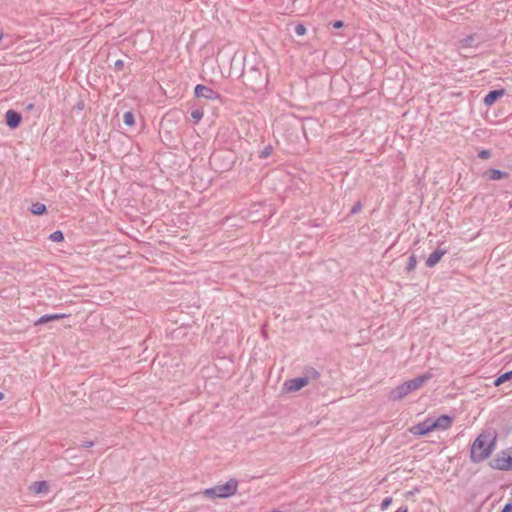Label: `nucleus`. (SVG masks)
I'll return each instance as SVG.
<instances>
[{
    "label": "nucleus",
    "instance_id": "obj_30",
    "mask_svg": "<svg viewBox=\"0 0 512 512\" xmlns=\"http://www.w3.org/2000/svg\"><path fill=\"white\" fill-rule=\"evenodd\" d=\"M94 446V442L93 441H85L81 444V447L83 448H90V447H93Z\"/></svg>",
    "mask_w": 512,
    "mask_h": 512
},
{
    "label": "nucleus",
    "instance_id": "obj_4",
    "mask_svg": "<svg viewBox=\"0 0 512 512\" xmlns=\"http://www.w3.org/2000/svg\"><path fill=\"white\" fill-rule=\"evenodd\" d=\"M490 466L497 470H512L508 451H502L491 462Z\"/></svg>",
    "mask_w": 512,
    "mask_h": 512
},
{
    "label": "nucleus",
    "instance_id": "obj_7",
    "mask_svg": "<svg viewBox=\"0 0 512 512\" xmlns=\"http://www.w3.org/2000/svg\"><path fill=\"white\" fill-rule=\"evenodd\" d=\"M447 252V249L437 248L426 259V266L434 267Z\"/></svg>",
    "mask_w": 512,
    "mask_h": 512
},
{
    "label": "nucleus",
    "instance_id": "obj_1",
    "mask_svg": "<svg viewBox=\"0 0 512 512\" xmlns=\"http://www.w3.org/2000/svg\"><path fill=\"white\" fill-rule=\"evenodd\" d=\"M497 435L493 430H485L480 433L474 440L470 459L474 463H480L487 459L493 452L496 446Z\"/></svg>",
    "mask_w": 512,
    "mask_h": 512
},
{
    "label": "nucleus",
    "instance_id": "obj_14",
    "mask_svg": "<svg viewBox=\"0 0 512 512\" xmlns=\"http://www.w3.org/2000/svg\"><path fill=\"white\" fill-rule=\"evenodd\" d=\"M320 376V373L313 367H307L305 368L303 372V378H307V383H309L312 380L318 379Z\"/></svg>",
    "mask_w": 512,
    "mask_h": 512
},
{
    "label": "nucleus",
    "instance_id": "obj_24",
    "mask_svg": "<svg viewBox=\"0 0 512 512\" xmlns=\"http://www.w3.org/2000/svg\"><path fill=\"white\" fill-rule=\"evenodd\" d=\"M491 156V152L489 150H481L478 154V157L481 159H488Z\"/></svg>",
    "mask_w": 512,
    "mask_h": 512
},
{
    "label": "nucleus",
    "instance_id": "obj_15",
    "mask_svg": "<svg viewBox=\"0 0 512 512\" xmlns=\"http://www.w3.org/2000/svg\"><path fill=\"white\" fill-rule=\"evenodd\" d=\"M32 488L35 493H42V492H47L49 489V486H48L47 482H45V481H37V482L33 483Z\"/></svg>",
    "mask_w": 512,
    "mask_h": 512
},
{
    "label": "nucleus",
    "instance_id": "obj_13",
    "mask_svg": "<svg viewBox=\"0 0 512 512\" xmlns=\"http://www.w3.org/2000/svg\"><path fill=\"white\" fill-rule=\"evenodd\" d=\"M66 317V314H46L35 321V325H40L53 320H59Z\"/></svg>",
    "mask_w": 512,
    "mask_h": 512
},
{
    "label": "nucleus",
    "instance_id": "obj_22",
    "mask_svg": "<svg viewBox=\"0 0 512 512\" xmlns=\"http://www.w3.org/2000/svg\"><path fill=\"white\" fill-rule=\"evenodd\" d=\"M295 33H296L298 36H303V35H305V33H306V27H305L303 24H298V25L295 27Z\"/></svg>",
    "mask_w": 512,
    "mask_h": 512
},
{
    "label": "nucleus",
    "instance_id": "obj_5",
    "mask_svg": "<svg viewBox=\"0 0 512 512\" xmlns=\"http://www.w3.org/2000/svg\"><path fill=\"white\" fill-rule=\"evenodd\" d=\"M194 94L198 98H205L209 100H220L221 98V95L218 92L202 84L196 85Z\"/></svg>",
    "mask_w": 512,
    "mask_h": 512
},
{
    "label": "nucleus",
    "instance_id": "obj_19",
    "mask_svg": "<svg viewBox=\"0 0 512 512\" xmlns=\"http://www.w3.org/2000/svg\"><path fill=\"white\" fill-rule=\"evenodd\" d=\"M49 239L53 242H61L64 240L62 231L57 230L50 234Z\"/></svg>",
    "mask_w": 512,
    "mask_h": 512
},
{
    "label": "nucleus",
    "instance_id": "obj_17",
    "mask_svg": "<svg viewBox=\"0 0 512 512\" xmlns=\"http://www.w3.org/2000/svg\"><path fill=\"white\" fill-rule=\"evenodd\" d=\"M510 379H512V370L505 372V373L501 374L499 377H497L496 380L494 381V385L500 386L501 384H503L504 382H506Z\"/></svg>",
    "mask_w": 512,
    "mask_h": 512
},
{
    "label": "nucleus",
    "instance_id": "obj_6",
    "mask_svg": "<svg viewBox=\"0 0 512 512\" xmlns=\"http://www.w3.org/2000/svg\"><path fill=\"white\" fill-rule=\"evenodd\" d=\"M308 385L307 378L297 377L293 379L286 380L284 382L283 388L286 392H296Z\"/></svg>",
    "mask_w": 512,
    "mask_h": 512
},
{
    "label": "nucleus",
    "instance_id": "obj_8",
    "mask_svg": "<svg viewBox=\"0 0 512 512\" xmlns=\"http://www.w3.org/2000/svg\"><path fill=\"white\" fill-rule=\"evenodd\" d=\"M433 430L434 429H433V425H432V420L427 419L424 422H421V423H418L417 425H415L412 429V432L416 435L423 436Z\"/></svg>",
    "mask_w": 512,
    "mask_h": 512
},
{
    "label": "nucleus",
    "instance_id": "obj_21",
    "mask_svg": "<svg viewBox=\"0 0 512 512\" xmlns=\"http://www.w3.org/2000/svg\"><path fill=\"white\" fill-rule=\"evenodd\" d=\"M191 116L196 123H198L203 118V112L199 109H195L191 112Z\"/></svg>",
    "mask_w": 512,
    "mask_h": 512
},
{
    "label": "nucleus",
    "instance_id": "obj_28",
    "mask_svg": "<svg viewBox=\"0 0 512 512\" xmlns=\"http://www.w3.org/2000/svg\"><path fill=\"white\" fill-rule=\"evenodd\" d=\"M332 25L335 29H340L344 26V22L341 20H338V21H335Z\"/></svg>",
    "mask_w": 512,
    "mask_h": 512
},
{
    "label": "nucleus",
    "instance_id": "obj_35",
    "mask_svg": "<svg viewBox=\"0 0 512 512\" xmlns=\"http://www.w3.org/2000/svg\"><path fill=\"white\" fill-rule=\"evenodd\" d=\"M2 38H3V34H2V33H0V40H1Z\"/></svg>",
    "mask_w": 512,
    "mask_h": 512
},
{
    "label": "nucleus",
    "instance_id": "obj_27",
    "mask_svg": "<svg viewBox=\"0 0 512 512\" xmlns=\"http://www.w3.org/2000/svg\"><path fill=\"white\" fill-rule=\"evenodd\" d=\"M361 208H362V204L360 202L355 203L351 209V214L358 213L361 210Z\"/></svg>",
    "mask_w": 512,
    "mask_h": 512
},
{
    "label": "nucleus",
    "instance_id": "obj_25",
    "mask_svg": "<svg viewBox=\"0 0 512 512\" xmlns=\"http://www.w3.org/2000/svg\"><path fill=\"white\" fill-rule=\"evenodd\" d=\"M123 67H124V62L122 60L115 61V63H114V70L115 71H120V70L123 69Z\"/></svg>",
    "mask_w": 512,
    "mask_h": 512
},
{
    "label": "nucleus",
    "instance_id": "obj_23",
    "mask_svg": "<svg viewBox=\"0 0 512 512\" xmlns=\"http://www.w3.org/2000/svg\"><path fill=\"white\" fill-rule=\"evenodd\" d=\"M271 152H272V147L271 146H266L260 153V158H267L268 156L271 155Z\"/></svg>",
    "mask_w": 512,
    "mask_h": 512
},
{
    "label": "nucleus",
    "instance_id": "obj_29",
    "mask_svg": "<svg viewBox=\"0 0 512 512\" xmlns=\"http://www.w3.org/2000/svg\"><path fill=\"white\" fill-rule=\"evenodd\" d=\"M220 158V153H213L210 157L211 164L215 163Z\"/></svg>",
    "mask_w": 512,
    "mask_h": 512
},
{
    "label": "nucleus",
    "instance_id": "obj_31",
    "mask_svg": "<svg viewBox=\"0 0 512 512\" xmlns=\"http://www.w3.org/2000/svg\"><path fill=\"white\" fill-rule=\"evenodd\" d=\"M501 512H512V503H511V502H510V503H507V504L503 507V509H502V511H501Z\"/></svg>",
    "mask_w": 512,
    "mask_h": 512
},
{
    "label": "nucleus",
    "instance_id": "obj_33",
    "mask_svg": "<svg viewBox=\"0 0 512 512\" xmlns=\"http://www.w3.org/2000/svg\"><path fill=\"white\" fill-rule=\"evenodd\" d=\"M395 512H407V509H404V510H402V509H398V510H396Z\"/></svg>",
    "mask_w": 512,
    "mask_h": 512
},
{
    "label": "nucleus",
    "instance_id": "obj_12",
    "mask_svg": "<svg viewBox=\"0 0 512 512\" xmlns=\"http://www.w3.org/2000/svg\"><path fill=\"white\" fill-rule=\"evenodd\" d=\"M484 175L489 180H500L508 178L509 174L507 172L498 170V169H490L484 173Z\"/></svg>",
    "mask_w": 512,
    "mask_h": 512
},
{
    "label": "nucleus",
    "instance_id": "obj_32",
    "mask_svg": "<svg viewBox=\"0 0 512 512\" xmlns=\"http://www.w3.org/2000/svg\"><path fill=\"white\" fill-rule=\"evenodd\" d=\"M452 17L454 18L455 21L459 20V18L457 17V14L456 13H453L452 14Z\"/></svg>",
    "mask_w": 512,
    "mask_h": 512
},
{
    "label": "nucleus",
    "instance_id": "obj_9",
    "mask_svg": "<svg viewBox=\"0 0 512 512\" xmlns=\"http://www.w3.org/2000/svg\"><path fill=\"white\" fill-rule=\"evenodd\" d=\"M22 116L20 113L14 110H8L6 112V123L11 129H15L20 125Z\"/></svg>",
    "mask_w": 512,
    "mask_h": 512
},
{
    "label": "nucleus",
    "instance_id": "obj_20",
    "mask_svg": "<svg viewBox=\"0 0 512 512\" xmlns=\"http://www.w3.org/2000/svg\"><path fill=\"white\" fill-rule=\"evenodd\" d=\"M416 264H417L416 256L411 255L408 259V263H407V267H406L407 271L410 272V271L414 270L416 267Z\"/></svg>",
    "mask_w": 512,
    "mask_h": 512
},
{
    "label": "nucleus",
    "instance_id": "obj_3",
    "mask_svg": "<svg viewBox=\"0 0 512 512\" xmlns=\"http://www.w3.org/2000/svg\"><path fill=\"white\" fill-rule=\"evenodd\" d=\"M238 481L234 478L229 479L225 484L216 485L205 489L202 494L209 499L229 498L236 494Z\"/></svg>",
    "mask_w": 512,
    "mask_h": 512
},
{
    "label": "nucleus",
    "instance_id": "obj_26",
    "mask_svg": "<svg viewBox=\"0 0 512 512\" xmlns=\"http://www.w3.org/2000/svg\"><path fill=\"white\" fill-rule=\"evenodd\" d=\"M392 502V498L391 497H387V498H384L382 503H381V508L382 509H386Z\"/></svg>",
    "mask_w": 512,
    "mask_h": 512
},
{
    "label": "nucleus",
    "instance_id": "obj_18",
    "mask_svg": "<svg viewBox=\"0 0 512 512\" xmlns=\"http://www.w3.org/2000/svg\"><path fill=\"white\" fill-rule=\"evenodd\" d=\"M123 122L127 125V126H132L134 125L135 123V119H134V115L132 112L130 111H127L124 113L123 115Z\"/></svg>",
    "mask_w": 512,
    "mask_h": 512
},
{
    "label": "nucleus",
    "instance_id": "obj_2",
    "mask_svg": "<svg viewBox=\"0 0 512 512\" xmlns=\"http://www.w3.org/2000/svg\"><path fill=\"white\" fill-rule=\"evenodd\" d=\"M431 374H423L420 376L415 377L414 379H411L409 381H406L402 383L401 385L397 386L396 388L392 389L389 394L388 398L391 401H399L408 396L411 392L418 390L421 388L428 380L431 379Z\"/></svg>",
    "mask_w": 512,
    "mask_h": 512
},
{
    "label": "nucleus",
    "instance_id": "obj_11",
    "mask_svg": "<svg viewBox=\"0 0 512 512\" xmlns=\"http://www.w3.org/2000/svg\"><path fill=\"white\" fill-rule=\"evenodd\" d=\"M505 93V90L504 89H501V90H492L490 91L483 99V103L486 105V106H491L493 105L496 100L498 98H500L501 96H503Z\"/></svg>",
    "mask_w": 512,
    "mask_h": 512
},
{
    "label": "nucleus",
    "instance_id": "obj_10",
    "mask_svg": "<svg viewBox=\"0 0 512 512\" xmlns=\"http://www.w3.org/2000/svg\"><path fill=\"white\" fill-rule=\"evenodd\" d=\"M452 424V418L448 415H441L436 420H432L433 429L446 430Z\"/></svg>",
    "mask_w": 512,
    "mask_h": 512
},
{
    "label": "nucleus",
    "instance_id": "obj_16",
    "mask_svg": "<svg viewBox=\"0 0 512 512\" xmlns=\"http://www.w3.org/2000/svg\"><path fill=\"white\" fill-rule=\"evenodd\" d=\"M30 211L34 215H42L46 212V206L39 202L33 203L30 208Z\"/></svg>",
    "mask_w": 512,
    "mask_h": 512
},
{
    "label": "nucleus",
    "instance_id": "obj_34",
    "mask_svg": "<svg viewBox=\"0 0 512 512\" xmlns=\"http://www.w3.org/2000/svg\"><path fill=\"white\" fill-rule=\"evenodd\" d=\"M4 398V394L2 392H0V400H2Z\"/></svg>",
    "mask_w": 512,
    "mask_h": 512
}]
</instances>
